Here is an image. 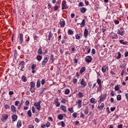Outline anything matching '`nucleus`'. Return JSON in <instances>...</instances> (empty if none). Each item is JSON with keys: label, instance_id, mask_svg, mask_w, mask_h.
<instances>
[{"label": "nucleus", "instance_id": "nucleus-10", "mask_svg": "<svg viewBox=\"0 0 128 128\" xmlns=\"http://www.w3.org/2000/svg\"><path fill=\"white\" fill-rule=\"evenodd\" d=\"M76 104H78V108H82V100H78L76 101Z\"/></svg>", "mask_w": 128, "mask_h": 128}, {"label": "nucleus", "instance_id": "nucleus-33", "mask_svg": "<svg viewBox=\"0 0 128 128\" xmlns=\"http://www.w3.org/2000/svg\"><path fill=\"white\" fill-rule=\"evenodd\" d=\"M84 72H86V67H82L80 70V74H82Z\"/></svg>", "mask_w": 128, "mask_h": 128}, {"label": "nucleus", "instance_id": "nucleus-30", "mask_svg": "<svg viewBox=\"0 0 128 128\" xmlns=\"http://www.w3.org/2000/svg\"><path fill=\"white\" fill-rule=\"evenodd\" d=\"M55 102L56 106L58 107L60 106V103L58 102V100H55Z\"/></svg>", "mask_w": 128, "mask_h": 128}, {"label": "nucleus", "instance_id": "nucleus-50", "mask_svg": "<svg viewBox=\"0 0 128 128\" xmlns=\"http://www.w3.org/2000/svg\"><path fill=\"white\" fill-rule=\"evenodd\" d=\"M117 100H122V96L120 95H118L117 96Z\"/></svg>", "mask_w": 128, "mask_h": 128}, {"label": "nucleus", "instance_id": "nucleus-16", "mask_svg": "<svg viewBox=\"0 0 128 128\" xmlns=\"http://www.w3.org/2000/svg\"><path fill=\"white\" fill-rule=\"evenodd\" d=\"M2 118H2V122H4V120H8V114L2 115Z\"/></svg>", "mask_w": 128, "mask_h": 128}, {"label": "nucleus", "instance_id": "nucleus-42", "mask_svg": "<svg viewBox=\"0 0 128 128\" xmlns=\"http://www.w3.org/2000/svg\"><path fill=\"white\" fill-rule=\"evenodd\" d=\"M114 90L116 91H118L120 90V85H116L114 87Z\"/></svg>", "mask_w": 128, "mask_h": 128}, {"label": "nucleus", "instance_id": "nucleus-44", "mask_svg": "<svg viewBox=\"0 0 128 128\" xmlns=\"http://www.w3.org/2000/svg\"><path fill=\"white\" fill-rule=\"evenodd\" d=\"M54 55L52 54L50 56V60L52 61V62H54Z\"/></svg>", "mask_w": 128, "mask_h": 128}, {"label": "nucleus", "instance_id": "nucleus-29", "mask_svg": "<svg viewBox=\"0 0 128 128\" xmlns=\"http://www.w3.org/2000/svg\"><path fill=\"white\" fill-rule=\"evenodd\" d=\"M22 82H26L28 80L26 79V77L24 76H22Z\"/></svg>", "mask_w": 128, "mask_h": 128}, {"label": "nucleus", "instance_id": "nucleus-26", "mask_svg": "<svg viewBox=\"0 0 128 128\" xmlns=\"http://www.w3.org/2000/svg\"><path fill=\"white\" fill-rule=\"evenodd\" d=\"M52 31H50L48 35V40H52Z\"/></svg>", "mask_w": 128, "mask_h": 128}, {"label": "nucleus", "instance_id": "nucleus-9", "mask_svg": "<svg viewBox=\"0 0 128 128\" xmlns=\"http://www.w3.org/2000/svg\"><path fill=\"white\" fill-rule=\"evenodd\" d=\"M80 84L82 86V88H85L86 86V81H84V79H82L80 82Z\"/></svg>", "mask_w": 128, "mask_h": 128}, {"label": "nucleus", "instance_id": "nucleus-48", "mask_svg": "<svg viewBox=\"0 0 128 128\" xmlns=\"http://www.w3.org/2000/svg\"><path fill=\"white\" fill-rule=\"evenodd\" d=\"M5 110H8L10 108V106H8V104H6L4 105Z\"/></svg>", "mask_w": 128, "mask_h": 128}, {"label": "nucleus", "instance_id": "nucleus-46", "mask_svg": "<svg viewBox=\"0 0 128 128\" xmlns=\"http://www.w3.org/2000/svg\"><path fill=\"white\" fill-rule=\"evenodd\" d=\"M70 90L68 89H66L64 92L65 94H70Z\"/></svg>", "mask_w": 128, "mask_h": 128}, {"label": "nucleus", "instance_id": "nucleus-32", "mask_svg": "<svg viewBox=\"0 0 128 128\" xmlns=\"http://www.w3.org/2000/svg\"><path fill=\"white\" fill-rule=\"evenodd\" d=\"M120 42L122 44H128V42H124V40H120Z\"/></svg>", "mask_w": 128, "mask_h": 128}, {"label": "nucleus", "instance_id": "nucleus-45", "mask_svg": "<svg viewBox=\"0 0 128 128\" xmlns=\"http://www.w3.org/2000/svg\"><path fill=\"white\" fill-rule=\"evenodd\" d=\"M38 54H42V48H40L38 50Z\"/></svg>", "mask_w": 128, "mask_h": 128}, {"label": "nucleus", "instance_id": "nucleus-18", "mask_svg": "<svg viewBox=\"0 0 128 128\" xmlns=\"http://www.w3.org/2000/svg\"><path fill=\"white\" fill-rule=\"evenodd\" d=\"M10 108L12 112H16V106H14L12 105L11 106Z\"/></svg>", "mask_w": 128, "mask_h": 128}, {"label": "nucleus", "instance_id": "nucleus-56", "mask_svg": "<svg viewBox=\"0 0 128 128\" xmlns=\"http://www.w3.org/2000/svg\"><path fill=\"white\" fill-rule=\"evenodd\" d=\"M78 82V80L76 78H74L72 80L73 84H76V82Z\"/></svg>", "mask_w": 128, "mask_h": 128}, {"label": "nucleus", "instance_id": "nucleus-2", "mask_svg": "<svg viewBox=\"0 0 128 128\" xmlns=\"http://www.w3.org/2000/svg\"><path fill=\"white\" fill-rule=\"evenodd\" d=\"M40 104H42V100H40L34 103V106L36 107L38 110H40V108H42L40 106Z\"/></svg>", "mask_w": 128, "mask_h": 128}, {"label": "nucleus", "instance_id": "nucleus-14", "mask_svg": "<svg viewBox=\"0 0 128 128\" xmlns=\"http://www.w3.org/2000/svg\"><path fill=\"white\" fill-rule=\"evenodd\" d=\"M106 96V94L105 95L104 94H102V95H101L100 96V102H102V100H104Z\"/></svg>", "mask_w": 128, "mask_h": 128}, {"label": "nucleus", "instance_id": "nucleus-58", "mask_svg": "<svg viewBox=\"0 0 128 128\" xmlns=\"http://www.w3.org/2000/svg\"><path fill=\"white\" fill-rule=\"evenodd\" d=\"M48 10H50V8H52V4H50V3H48Z\"/></svg>", "mask_w": 128, "mask_h": 128}, {"label": "nucleus", "instance_id": "nucleus-8", "mask_svg": "<svg viewBox=\"0 0 128 128\" xmlns=\"http://www.w3.org/2000/svg\"><path fill=\"white\" fill-rule=\"evenodd\" d=\"M102 72L104 74L106 70H108V67L106 66H104L102 68Z\"/></svg>", "mask_w": 128, "mask_h": 128}, {"label": "nucleus", "instance_id": "nucleus-27", "mask_svg": "<svg viewBox=\"0 0 128 128\" xmlns=\"http://www.w3.org/2000/svg\"><path fill=\"white\" fill-rule=\"evenodd\" d=\"M58 120H62V118H64V115H62V114L58 115Z\"/></svg>", "mask_w": 128, "mask_h": 128}, {"label": "nucleus", "instance_id": "nucleus-36", "mask_svg": "<svg viewBox=\"0 0 128 128\" xmlns=\"http://www.w3.org/2000/svg\"><path fill=\"white\" fill-rule=\"evenodd\" d=\"M30 86H34L36 88V83L34 82H30Z\"/></svg>", "mask_w": 128, "mask_h": 128}, {"label": "nucleus", "instance_id": "nucleus-4", "mask_svg": "<svg viewBox=\"0 0 128 128\" xmlns=\"http://www.w3.org/2000/svg\"><path fill=\"white\" fill-rule=\"evenodd\" d=\"M110 38H112V40H114V39H118V35L114 33H111L109 35Z\"/></svg>", "mask_w": 128, "mask_h": 128}, {"label": "nucleus", "instance_id": "nucleus-52", "mask_svg": "<svg viewBox=\"0 0 128 128\" xmlns=\"http://www.w3.org/2000/svg\"><path fill=\"white\" fill-rule=\"evenodd\" d=\"M118 56L117 57V58L119 60L120 58L122 56V54L120 52H118Z\"/></svg>", "mask_w": 128, "mask_h": 128}, {"label": "nucleus", "instance_id": "nucleus-21", "mask_svg": "<svg viewBox=\"0 0 128 128\" xmlns=\"http://www.w3.org/2000/svg\"><path fill=\"white\" fill-rule=\"evenodd\" d=\"M20 126H22V120H18L17 122L16 127L18 128H20Z\"/></svg>", "mask_w": 128, "mask_h": 128}, {"label": "nucleus", "instance_id": "nucleus-47", "mask_svg": "<svg viewBox=\"0 0 128 128\" xmlns=\"http://www.w3.org/2000/svg\"><path fill=\"white\" fill-rule=\"evenodd\" d=\"M72 116L74 118H78V113L74 112V114H72Z\"/></svg>", "mask_w": 128, "mask_h": 128}, {"label": "nucleus", "instance_id": "nucleus-5", "mask_svg": "<svg viewBox=\"0 0 128 128\" xmlns=\"http://www.w3.org/2000/svg\"><path fill=\"white\" fill-rule=\"evenodd\" d=\"M62 10H66V8H68V4H66V1L64 0L62 2Z\"/></svg>", "mask_w": 128, "mask_h": 128}, {"label": "nucleus", "instance_id": "nucleus-6", "mask_svg": "<svg viewBox=\"0 0 128 128\" xmlns=\"http://www.w3.org/2000/svg\"><path fill=\"white\" fill-rule=\"evenodd\" d=\"M92 56H86L85 58V60L86 62H92Z\"/></svg>", "mask_w": 128, "mask_h": 128}, {"label": "nucleus", "instance_id": "nucleus-15", "mask_svg": "<svg viewBox=\"0 0 128 128\" xmlns=\"http://www.w3.org/2000/svg\"><path fill=\"white\" fill-rule=\"evenodd\" d=\"M84 112L85 114H88V106H86L85 109L84 110Z\"/></svg>", "mask_w": 128, "mask_h": 128}, {"label": "nucleus", "instance_id": "nucleus-35", "mask_svg": "<svg viewBox=\"0 0 128 128\" xmlns=\"http://www.w3.org/2000/svg\"><path fill=\"white\" fill-rule=\"evenodd\" d=\"M68 112H70V114H72V112H74V108H70L68 109Z\"/></svg>", "mask_w": 128, "mask_h": 128}, {"label": "nucleus", "instance_id": "nucleus-20", "mask_svg": "<svg viewBox=\"0 0 128 128\" xmlns=\"http://www.w3.org/2000/svg\"><path fill=\"white\" fill-rule=\"evenodd\" d=\"M88 29L85 28L84 31V38H86V36H88Z\"/></svg>", "mask_w": 128, "mask_h": 128}, {"label": "nucleus", "instance_id": "nucleus-28", "mask_svg": "<svg viewBox=\"0 0 128 128\" xmlns=\"http://www.w3.org/2000/svg\"><path fill=\"white\" fill-rule=\"evenodd\" d=\"M40 80H38L36 82V88H40Z\"/></svg>", "mask_w": 128, "mask_h": 128}, {"label": "nucleus", "instance_id": "nucleus-40", "mask_svg": "<svg viewBox=\"0 0 128 128\" xmlns=\"http://www.w3.org/2000/svg\"><path fill=\"white\" fill-rule=\"evenodd\" d=\"M37 60H38L39 62H40L42 60V57L41 56L38 55L37 56Z\"/></svg>", "mask_w": 128, "mask_h": 128}, {"label": "nucleus", "instance_id": "nucleus-62", "mask_svg": "<svg viewBox=\"0 0 128 128\" xmlns=\"http://www.w3.org/2000/svg\"><path fill=\"white\" fill-rule=\"evenodd\" d=\"M34 121L36 122H38V123L40 122V120H38V118H34Z\"/></svg>", "mask_w": 128, "mask_h": 128}, {"label": "nucleus", "instance_id": "nucleus-1", "mask_svg": "<svg viewBox=\"0 0 128 128\" xmlns=\"http://www.w3.org/2000/svg\"><path fill=\"white\" fill-rule=\"evenodd\" d=\"M18 42H20V44H22L23 42H24V34L22 33H20L18 34Z\"/></svg>", "mask_w": 128, "mask_h": 128}, {"label": "nucleus", "instance_id": "nucleus-54", "mask_svg": "<svg viewBox=\"0 0 128 128\" xmlns=\"http://www.w3.org/2000/svg\"><path fill=\"white\" fill-rule=\"evenodd\" d=\"M32 112L33 114H34V112H36V109L34 108V106H32Z\"/></svg>", "mask_w": 128, "mask_h": 128}, {"label": "nucleus", "instance_id": "nucleus-39", "mask_svg": "<svg viewBox=\"0 0 128 128\" xmlns=\"http://www.w3.org/2000/svg\"><path fill=\"white\" fill-rule=\"evenodd\" d=\"M86 49L87 51L88 54H90V48L86 46Z\"/></svg>", "mask_w": 128, "mask_h": 128}, {"label": "nucleus", "instance_id": "nucleus-23", "mask_svg": "<svg viewBox=\"0 0 128 128\" xmlns=\"http://www.w3.org/2000/svg\"><path fill=\"white\" fill-rule=\"evenodd\" d=\"M96 100L94 98H92L90 100V102L92 104H96Z\"/></svg>", "mask_w": 128, "mask_h": 128}, {"label": "nucleus", "instance_id": "nucleus-37", "mask_svg": "<svg viewBox=\"0 0 128 128\" xmlns=\"http://www.w3.org/2000/svg\"><path fill=\"white\" fill-rule=\"evenodd\" d=\"M102 85H99V86L97 89V92H102Z\"/></svg>", "mask_w": 128, "mask_h": 128}, {"label": "nucleus", "instance_id": "nucleus-49", "mask_svg": "<svg viewBox=\"0 0 128 128\" xmlns=\"http://www.w3.org/2000/svg\"><path fill=\"white\" fill-rule=\"evenodd\" d=\"M36 65L34 64H32L31 66L32 70H36Z\"/></svg>", "mask_w": 128, "mask_h": 128}, {"label": "nucleus", "instance_id": "nucleus-12", "mask_svg": "<svg viewBox=\"0 0 128 128\" xmlns=\"http://www.w3.org/2000/svg\"><path fill=\"white\" fill-rule=\"evenodd\" d=\"M60 24L61 26V28H64L66 24V22H64V20H62L60 21Z\"/></svg>", "mask_w": 128, "mask_h": 128}, {"label": "nucleus", "instance_id": "nucleus-53", "mask_svg": "<svg viewBox=\"0 0 128 128\" xmlns=\"http://www.w3.org/2000/svg\"><path fill=\"white\" fill-rule=\"evenodd\" d=\"M60 124L62 128H64V126H66V124L63 121L61 122Z\"/></svg>", "mask_w": 128, "mask_h": 128}, {"label": "nucleus", "instance_id": "nucleus-11", "mask_svg": "<svg viewBox=\"0 0 128 128\" xmlns=\"http://www.w3.org/2000/svg\"><path fill=\"white\" fill-rule=\"evenodd\" d=\"M124 30L120 31V29H118L117 30V34H120V36H124Z\"/></svg>", "mask_w": 128, "mask_h": 128}, {"label": "nucleus", "instance_id": "nucleus-13", "mask_svg": "<svg viewBox=\"0 0 128 128\" xmlns=\"http://www.w3.org/2000/svg\"><path fill=\"white\" fill-rule=\"evenodd\" d=\"M104 108V104L102 103L100 106H98V108L99 110H102Z\"/></svg>", "mask_w": 128, "mask_h": 128}, {"label": "nucleus", "instance_id": "nucleus-34", "mask_svg": "<svg viewBox=\"0 0 128 128\" xmlns=\"http://www.w3.org/2000/svg\"><path fill=\"white\" fill-rule=\"evenodd\" d=\"M96 82L98 86H102V80H100V79L98 78Z\"/></svg>", "mask_w": 128, "mask_h": 128}, {"label": "nucleus", "instance_id": "nucleus-61", "mask_svg": "<svg viewBox=\"0 0 128 128\" xmlns=\"http://www.w3.org/2000/svg\"><path fill=\"white\" fill-rule=\"evenodd\" d=\"M80 117L82 118H84V113H82V112L80 113Z\"/></svg>", "mask_w": 128, "mask_h": 128}, {"label": "nucleus", "instance_id": "nucleus-24", "mask_svg": "<svg viewBox=\"0 0 128 128\" xmlns=\"http://www.w3.org/2000/svg\"><path fill=\"white\" fill-rule=\"evenodd\" d=\"M12 118L13 122H16V120L18 118V116H16V114H14L13 116H12Z\"/></svg>", "mask_w": 128, "mask_h": 128}, {"label": "nucleus", "instance_id": "nucleus-60", "mask_svg": "<svg viewBox=\"0 0 128 128\" xmlns=\"http://www.w3.org/2000/svg\"><path fill=\"white\" fill-rule=\"evenodd\" d=\"M92 84L90 82H89L88 83V86L89 88H92Z\"/></svg>", "mask_w": 128, "mask_h": 128}, {"label": "nucleus", "instance_id": "nucleus-17", "mask_svg": "<svg viewBox=\"0 0 128 128\" xmlns=\"http://www.w3.org/2000/svg\"><path fill=\"white\" fill-rule=\"evenodd\" d=\"M60 108L64 112H66V107L64 105L60 106Z\"/></svg>", "mask_w": 128, "mask_h": 128}, {"label": "nucleus", "instance_id": "nucleus-41", "mask_svg": "<svg viewBox=\"0 0 128 128\" xmlns=\"http://www.w3.org/2000/svg\"><path fill=\"white\" fill-rule=\"evenodd\" d=\"M27 114L29 118H32V111L30 110H28Z\"/></svg>", "mask_w": 128, "mask_h": 128}, {"label": "nucleus", "instance_id": "nucleus-22", "mask_svg": "<svg viewBox=\"0 0 128 128\" xmlns=\"http://www.w3.org/2000/svg\"><path fill=\"white\" fill-rule=\"evenodd\" d=\"M85 24H86V20H82V22L80 24V28H84V26Z\"/></svg>", "mask_w": 128, "mask_h": 128}, {"label": "nucleus", "instance_id": "nucleus-57", "mask_svg": "<svg viewBox=\"0 0 128 128\" xmlns=\"http://www.w3.org/2000/svg\"><path fill=\"white\" fill-rule=\"evenodd\" d=\"M114 22L116 24H120V21H118V20H114Z\"/></svg>", "mask_w": 128, "mask_h": 128}, {"label": "nucleus", "instance_id": "nucleus-63", "mask_svg": "<svg viewBox=\"0 0 128 128\" xmlns=\"http://www.w3.org/2000/svg\"><path fill=\"white\" fill-rule=\"evenodd\" d=\"M58 10V6H54V10Z\"/></svg>", "mask_w": 128, "mask_h": 128}, {"label": "nucleus", "instance_id": "nucleus-64", "mask_svg": "<svg viewBox=\"0 0 128 128\" xmlns=\"http://www.w3.org/2000/svg\"><path fill=\"white\" fill-rule=\"evenodd\" d=\"M28 128H34V125L30 124L28 126Z\"/></svg>", "mask_w": 128, "mask_h": 128}, {"label": "nucleus", "instance_id": "nucleus-25", "mask_svg": "<svg viewBox=\"0 0 128 128\" xmlns=\"http://www.w3.org/2000/svg\"><path fill=\"white\" fill-rule=\"evenodd\" d=\"M82 34H76L75 36L76 40H80V36H82Z\"/></svg>", "mask_w": 128, "mask_h": 128}, {"label": "nucleus", "instance_id": "nucleus-7", "mask_svg": "<svg viewBox=\"0 0 128 128\" xmlns=\"http://www.w3.org/2000/svg\"><path fill=\"white\" fill-rule=\"evenodd\" d=\"M19 68H21V70H22V68H24V62L21 61L19 64Z\"/></svg>", "mask_w": 128, "mask_h": 128}, {"label": "nucleus", "instance_id": "nucleus-19", "mask_svg": "<svg viewBox=\"0 0 128 128\" xmlns=\"http://www.w3.org/2000/svg\"><path fill=\"white\" fill-rule=\"evenodd\" d=\"M126 64H121L120 66V68H122V70H126Z\"/></svg>", "mask_w": 128, "mask_h": 128}, {"label": "nucleus", "instance_id": "nucleus-31", "mask_svg": "<svg viewBox=\"0 0 128 128\" xmlns=\"http://www.w3.org/2000/svg\"><path fill=\"white\" fill-rule=\"evenodd\" d=\"M80 10L82 14H84L86 12V8H82Z\"/></svg>", "mask_w": 128, "mask_h": 128}, {"label": "nucleus", "instance_id": "nucleus-59", "mask_svg": "<svg viewBox=\"0 0 128 128\" xmlns=\"http://www.w3.org/2000/svg\"><path fill=\"white\" fill-rule=\"evenodd\" d=\"M84 3L82 2H80L78 4V6H84Z\"/></svg>", "mask_w": 128, "mask_h": 128}, {"label": "nucleus", "instance_id": "nucleus-3", "mask_svg": "<svg viewBox=\"0 0 128 128\" xmlns=\"http://www.w3.org/2000/svg\"><path fill=\"white\" fill-rule=\"evenodd\" d=\"M48 58H50V57L48 55H46L44 56V60L42 62V65L43 66H46V63L48 61Z\"/></svg>", "mask_w": 128, "mask_h": 128}, {"label": "nucleus", "instance_id": "nucleus-51", "mask_svg": "<svg viewBox=\"0 0 128 128\" xmlns=\"http://www.w3.org/2000/svg\"><path fill=\"white\" fill-rule=\"evenodd\" d=\"M68 34H74V32L70 30H68Z\"/></svg>", "mask_w": 128, "mask_h": 128}, {"label": "nucleus", "instance_id": "nucleus-38", "mask_svg": "<svg viewBox=\"0 0 128 128\" xmlns=\"http://www.w3.org/2000/svg\"><path fill=\"white\" fill-rule=\"evenodd\" d=\"M78 98H82V96H84V94H82V92H79L78 93Z\"/></svg>", "mask_w": 128, "mask_h": 128}, {"label": "nucleus", "instance_id": "nucleus-55", "mask_svg": "<svg viewBox=\"0 0 128 128\" xmlns=\"http://www.w3.org/2000/svg\"><path fill=\"white\" fill-rule=\"evenodd\" d=\"M18 104H20V101H18V100L16 101L15 102V106H18Z\"/></svg>", "mask_w": 128, "mask_h": 128}, {"label": "nucleus", "instance_id": "nucleus-43", "mask_svg": "<svg viewBox=\"0 0 128 128\" xmlns=\"http://www.w3.org/2000/svg\"><path fill=\"white\" fill-rule=\"evenodd\" d=\"M30 90L32 94L33 92H36V88H30Z\"/></svg>", "mask_w": 128, "mask_h": 128}]
</instances>
